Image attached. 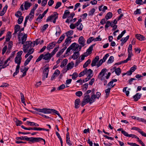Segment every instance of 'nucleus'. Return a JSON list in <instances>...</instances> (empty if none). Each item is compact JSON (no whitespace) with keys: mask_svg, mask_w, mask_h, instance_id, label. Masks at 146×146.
I'll return each mask as SVG.
<instances>
[{"mask_svg":"<svg viewBox=\"0 0 146 146\" xmlns=\"http://www.w3.org/2000/svg\"><path fill=\"white\" fill-rule=\"evenodd\" d=\"M17 140H25L29 141V143L30 144L34 143L35 142H38L43 141L44 142V145L45 144L46 141L45 140L43 139L40 137H28L27 136H21L20 137H17L16 138Z\"/></svg>","mask_w":146,"mask_h":146,"instance_id":"obj_1","label":"nucleus"},{"mask_svg":"<svg viewBox=\"0 0 146 146\" xmlns=\"http://www.w3.org/2000/svg\"><path fill=\"white\" fill-rule=\"evenodd\" d=\"M32 43L31 41H28L25 42V44H23V50L24 53H26L29 51V50L33 51V53L34 51V49L32 48Z\"/></svg>","mask_w":146,"mask_h":146,"instance_id":"obj_2","label":"nucleus"},{"mask_svg":"<svg viewBox=\"0 0 146 146\" xmlns=\"http://www.w3.org/2000/svg\"><path fill=\"white\" fill-rule=\"evenodd\" d=\"M52 56L51 55V54L48 52L45 54H41L38 57V58L36 60V62H38L41 60L42 59L46 60V62H49Z\"/></svg>","mask_w":146,"mask_h":146,"instance_id":"obj_3","label":"nucleus"},{"mask_svg":"<svg viewBox=\"0 0 146 146\" xmlns=\"http://www.w3.org/2000/svg\"><path fill=\"white\" fill-rule=\"evenodd\" d=\"M58 14L56 12H54V13L51 16L48 17L46 20V22H48L50 21L51 22V20L54 19L52 22L54 23H55L56 19L58 18Z\"/></svg>","mask_w":146,"mask_h":146,"instance_id":"obj_4","label":"nucleus"},{"mask_svg":"<svg viewBox=\"0 0 146 146\" xmlns=\"http://www.w3.org/2000/svg\"><path fill=\"white\" fill-rule=\"evenodd\" d=\"M49 67H47L45 68L43 70V73L42 74L43 78H42V80H44L46 78H47L48 77V75L49 72Z\"/></svg>","mask_w":146,"mask_h":146,"instance_id":"obj_5","label":"nucleus"},{"mask_svg":"<svg viewBox=\"0 0 146 146\" xmlns=\"http://www.w3.org/2000/svg\"><path fill=\"white\" fill-rule=\"evenodd\" d=\"M84 97L83 99L85 101L87 102L88 103H89L90 104H91L94 102V101L93 100H91L89 95H84Z\"/></svg>","mask_w":146,"mask_h":146,"instance_id":"obj_6","label":"nucleus"},{"mask_svg":"<svg viewBox=\"0 0 146 146\" xmlns=\"http://www.w3.org/2000/svg\"><path fill=\"white\" fill-rule=\"evenodd\" d=\"M54 109H48L46 108H43V113L45 114H50L53 113Z\"/></svg>","mask_w":146,"mask_h":146,"instance_id":"obj_7","label":"nucleus"},{"mask_svg":"<svg viewBox=\"0 0 146 146\" xmlns=\"http://www.w3.org/2000/svg\"><path fill=\"white\" fill-rule=\"evenodd\" d=\"M78 42L81 45L82 47L84 46L85 40L83 36H81L79 37Z\"/></svg>","mask_w":146,"mask_h":146,"instance_id":"obj_8","label":"nucleus"},{"mask_svg":"<svg viewBox=\"0 0 146 146\" xmlns=\"http://www.w3.org/2000/svg\"><path fill=\"white\" fill-rule=\"evenodd\" d=\"M88 71L90 72V74L88 75L87 78H85L84 82H86L89 80L93 76V75H92L93 73V71L90 69H89Z\"/></svg>","mask_w":146,"mask_h":146,"instance_id":"obj_9","label":"nucleus"},{"mask_svg":"<svg viewBox=\"0 0 146 146\" xmlns=\"http://www.w3.org/2000/svg\"><path fill=\"white\" fill-rule=\"evenodd\" d=\"M56 44V42L55 41L50 43L46 47L47 49L48 50H50V49L53 48Z\"/></svg>","mask_w":146,"mask_h":146,"instance_id":"obj_10","label":"nucleus"},{"mask_svg":"<svg viewBox=\"0 0 146 146\" xmlns=\"http://www.w3.org/2000/svg\"><path fill=\"white\" fill-rule=\"evenodd\" d=\"M141 95L142 94H141L136 93L135 95L133 96L134 101H137L141 98Z\"/></svg>","mask_w":146,"mask_h":146,"instance_id":"obj_11","label":"nucleus"},{"mask_svg":"<svg viewBox=\"0 0 146 146\" xmlns=\"http://www.w3.org/2000/svg\"><path fill=\"white\" fill-rule=\"evenodd\" d=\"M135 36L137 39L140 40H144L146 39L144 36L140 34H136Z\"/></svg>","mask_w":146,"mask_h":146,"instance_id":"obj_12","label":"nucleus"},{"mask_svg":"<svg viewBox=\"0 0 146 146\" xmlns=\"http://www.w3.org/2000/svg\"><path fill=\"white\" fill-rule=\"evenodd\" d=\"M80 102V99L79 98L76 99L75 101L74 106L75 108L76 109H78L79 107V105Z\"/></svg>","mask_w":146,"mask_h":146,"instance_id":"obj_13","label":"nucleus"},{"mask_svg":"<svg viewBox=\"0 0 146 146\" xmlns=\"http://www.w3.org/2000/svg\"><path fill=\"white\" fill-rule=\"evenodd\" d=\"M80 55L79 51L75 52H74L73 55L72 56V58L73 60H75Z\"/></svg>","mask_w":146,"mask_h":146,"instance_id":"obj_14","label":"nucleus"},{"mask_svg":"<svg viewBox=\"0 0 146 146\" xmlns=\"http://www.w3.org/2000/svg\"><path fill=\"white\" fill-rule=\"evenodd\" d=\"M33 58V56L31 55L25 61L24 64V66H26L28 64L29 62L31 61Z\"/></svg>","mask_w":146,"mask_h":146,"instance_id":"obj_15","label":"nucleus"},{"mask_svg":"<svg viewBox=\"0 0 146 146\" xmlns=\"http://www.w3.org/2000/svg\"><path fill=\"white\" fill-rule=\"evenodd\" d=\"M31 6V3L28 2L27 1H26L25 2L24 7L25 10H27Z\"/></svg>","mask_w":146,"mask_h":146,"instance_id":"obj_16","label":"nucleus"},{"mask_svg":"<svg viewBox=\"0 0 146 146\" xmlns=\"http://www.w3.org/2000/svg\"><path fill=\"white\" fill-rule=\"evenodd\" d=\"M20 29V26L18 25H16L14 27V30L15 31L14 33H13V35H15L19 31Z\"/></svg>","mask_w":146,"mask_h":146,"instance_id":"obj_17","label":"nucleus"},{"mask_svg":"<svg viewBox=\"0 0 146 146\" xmlns=\"http://www.w3.org/2000/svg\"><path fill=\"white\" fill-rule=\"evenodd\" d=\"M8 7L7 5H6L3 8L2 11L0 13V16H2L4 15L7 10Z\"/></svg>","mask_w":146,"mask_h":146,"instance_id":"obj_18","label":"nucleus"},{"mask_svg":"<svg viewBox=\"0 0 146 146\" xmlns=\"http://www.w3.org/2000/svg\"><path fill=\"white\" fill-rule=\"evenodd\" d=\"M96 44L92 45L87 50L86 52L88 53L89 54H90L92 53V51L93 50V47Z\"/></svg>","mask_w":146,"mask_h":146,"instance_id":"obj_19","label":"nucleus"},{"mask_svg":"<svg viewBox=\"0 0 146 146\" xmlns=\"http://www.w3.org/2000/svg\"><path fill=\"white\" fill-rule=\"evenodd\" d=\"M113 14L111 12H108L105 16V18L106 20L111 19L112 17Z\"/></svg>","mask_w":146,"mask_h":146,"instance_id":"obj_20","label":"nucleus"},{"mask_svg":"<svg viewBox=\"0 0 146 146\" xmlns=\"http://www.w3.org/2000/svg\"><path fill=\"white\" fill-rule=\"evenodd\" d=\"M68 62V60L67 59H64L61 62L60 66L61 68L63 67L67 64Z\"/></svg>","mask_w":146,"mask_h":146,"instance_id":"obj_21","label":"nucleus"},{"mask_svg":"<svg viewBox=\"0 0 146 146\" xmlns=\"http://www.w3.org/2000/svg\"><path fill=\"white\" fill-rule=\"evenodd\" d=\"M73 66H72V64L71 63H68L67 65V68L66 70L65 69L64 71V72H63V73H64L67 71V70H69V69H71L73 68Z\"/></svg>","mask_w":146,"mask_h":146,"instance_id":"obj_22","label":"nucleus"},{"mask_svg":"<svg viewBox=\"0 0 146 146\" xmlns=\"http://www.w3.org/2000/svg\"><path fill=\"white\" fill-rule=\"evenodd\" d=\"M21 57L19 58L16 56L15 58V62L16 63H17V64L19 63L21 64Z\"/></svg>","mask_w":146,"mask_h":146,"instance_id":"obj_23","label":"nucleus"},{"mask_svg":"<svg viewBox=\"0 0 146 146\" xmlns=\"http://www.w3.org/2000/svg\"><path fill=\"white\" fill-rule=\"evenodd\" d=\"M27 34H25L22 37V44H24L25 42L27 40Z\"/></svg>","mask_w":146,"mask_h":146,"instance_id":"obj_24","label":"nucleus"},{"mask_svg":"<svg viewBox=\"0 0 146 146\" xmlns=\"http://www.w3.org/2000/svg\"><path fill=\"white\" fill-rule=\"evenodd\" d=\"M59 47V46L58 45L57 46H56V47L54 48L52 52L50 53L52 56H53L55 54L56 52L58 51Z\"/></svg>","mask_w":146,"mask_h":146,"instance_id":"obj_25","label":"nucleus"},{"mask_svg":"<svg viewBox=\"0 0 146 146\" xmlns=\"http://www.w3.org/2000/svg\"><path fill=\"white\" fill-rule=\"evenodd\" d=\"M112 23L109 21H107L106 23V24L105 26L106 29H108L109 27L110 26L111 27L112 25Z\"/></svg>","mask_w":146,"mask_h":146,"instance_id":"obj_26","label":"nucleus"},{"mask_svg":"<svg viewBox=\"0 0 146 146\" xmlns=\"http://www.w3.org/2000/svg\"><path fill=\"white\" fill-rule=\"evenodd\" d=\"M115 74L117 75H119L121 72V70L119 67L115 69Z\"/></svg>","mask_w":146,"mask_h":146,"instance_id":"obj_27","label":"nucleus"},{"mask_svg":"<svg viewBox=\"0 0 146 146\" xmlns=\"http://www.w3.org/2000/svg\"><path fill=\"white\" fill-rule=\"evenodd\" d=\"M65 37V35H64V34L62 35L59 38V39L57 41V43L58 44L61 43V42L64 39Z\"/></svg>","mask_w":146,"mask_h":146,"instance_id":"obj_28","label":"nucleus"},{"mask_svg":"<svg viewBox=\"0 0 146 146\" xmlns=\"http://www.w3.org/2000/svg\"><path fill=\"white\" fill-rule=\"evenodd\" d=\"M68 11V10H66L64 11V13L62 17L63 19H66L67 17V15L70 13V12Z\"/></svg>","mask_w":146,"mask_h":146,"instance_id":"obj_29","label":"nucleus"},{"mask_svg":"<svg viewBox=\"0 0 146 146\" xmlns=\"http://www.w3.org/2000/svg\"><path fill=\"white\" fill-rule=\"evenodd\" d=\"M91 62V60L90 59H89L88 60L86 61L84 64L83 66V67L84 68H85L87 67L88 65L90 64Z\"/></svg>","mask_w":146,"mask_h":146,"instance_id":"obj_30","label":"nucleus"},{"mask_svg":"<svg viewBox=\"0 0 146 146\" xmlns=\"http://www.w3.org/2000/svg\"><path fill=\"white\" fill-rule=\"evenodd\" d=\"M61 32V30L60 27H58L57 29V31L55 34L57 36H59Z\"/></svg>","mask_w":146,"mask_h":146,"instance_id":"obj_31","label":"nucleus"},{"mask_svg":"<svg viewBox=\"0 0 146 146\" xmlns=\"http://www.w3.org/2000/svg\"><path fill=\"white\" fill-rule=\"evenodd\" d=\"M107 70L106 69H102L101 72H100L99 75L98 76V77H99L101 75H102V77H103L105 73L106 72Z\"/></svg>","mask_w":146,"mask_h":146,"instance_id":"obj_32","label":"nucleus"},{"mask_svg":"<svg viewBox=\"0 0 146 146\" xmlns=\"http://www.w3.org/2000/svg\"><path fill=\"white\" fill-rule=\"evenodd\" d=\"M114 57L113 56H110L107 62L108 64H111L114 61Z\"/></svg>","mask_w":146,"mask_h":146,"instance_id":"obj_33","label":"nucleus"},{"mask_svg":"<svg viewBox=\"0 0 146 146\" xmlns=\"http://www.w3.org/2000/svg\"><path fill=\"white\" fill-rule=\"evenodd\" d=\"M95 9L94 8H92V9L91 10H90L89 12V13L88 14V15L89 16H92L94 14V13H95Z\"/></svg>","mask_w":146,"mask_h":146,"instance_id":"obj_34","label":"nucleus"},{"mask_svg":"<svg viewBox=\"0 0 146 146\" xmlns=\"http://www.w3.org/2000/svg\"><path fill=\"white\" fill-rule=\"evenodd\" d=\"M18 17L19 18L17 20V23L19 24H21L23 21V16H21Z\"/></svg>","mask_w":146,"mask_h":146,"instance_id":"obj_35","label":"nucleus"},{"mask_svg":"<svg viewBox=\"0 0 146 146\" xmlns=\"http://www.w3.org/2000/svg\"><path fill=\"white\" fill-rule=\"evenodd\" d=\"M129 37V35H127L125 38H123L120 40L121 41H123L124 42H125L128 40Z\"/></svg>","mask_w":146,"mask_h":146,"instance_id":"obj_36","label":"nucleus"},{"mask_svg":"<svg viewBox=\"0 0 146 146\" xmlns=\"http://www.w3.org/2000/svg\"><path fill=\"white\" fill-rule=\"evenodd\" d=\"M15 122L16 125L17 126H20L23 123L21 121L18 120L17 119H16V120L15 121Z\"/></svg>","mask_w":146,"mask_h":146,"instance_id":"obj_37","label":"nucleus"},{"mask_svg":"<svg viewBox=\"0 0 146 146\" xmlns=\"http://www.w3.org/2000/svg\"><path fill=\"white\" fill-rule=\"evenodd\" d=\"M94 40V38L93 37H90L89 38H88L87 41V43L88 44H89L92 41Z\"/></svg>","mask_w":146,"mask_h":146,"instance_id":"obj_38","label":"nucleus"},{"mask_svg":"<svg viewBox=\"0 0 146 146\" xmlns=\"http://www.w3.org/2000/svg\"><path fill=\"white\" fill-rule=\"evenodd\" d=\"M74 31L72 30H70L67 32L66 33V35L67 36H68L69 35H72L73 34Z\"/></svg>","mask_w":146,"mask_h":146,"instance_id":"obj_39","label":"nucleus"},{"mask_svg":"<svg viewBox=\"0 0 146 146\" xmlns=\"http://www.w3.org/2000/svg\"><path fill=\"white\" fill-rule=\"evenodd\" d=\"M71 76H72V78L73 80H75L76 78L78 76V74L76 72H74L73 73V74L71 75Z\"/></svg>","mask_w":146,"mask_h":146,"instance_id":"obj_40","label":"nucleus"},{"mask_svg":"<svg viewBox=\"0 0 146 146\" xmlns=\"http://www.w3.org/2000/svg\"><path fill=\"white\" fill-rule=\"evenodd\" d=\"M53 113H55L62 120L63 119L62 117L61 116L60 114H59V113H58V111L56 110H54Z\"/></svg>","mask_w":146,"mask_h":146,"instance_id":"obj_41","label":"nucleus"},{"mask_svg":"<svg viewBox=\"0 0 146 146\" xmlns=\"http://www.w3.org/2000/svg\"><path fill=\"white\" fill-rule=\"evenodd\" d=\"M53 113H55L62 120L63 119L62 117L61 116L60 114H59V113H58V111L56 110H54Z\"/></svg>","mask_w":146,"mask_h":146,"instance_id":"obj_42","label":"nucleus"},{"mask_svg":"<svg viewBox=\"0 0 146 146\" xmlns=\"http://www.w3.org/2000/svg\"><path fill=\"white\" fill-rule=\"evenodd\" d=\"M65 85L64 84H62L60 85L57 88V90H62L65 88Z\"/></svg>","mask_w":146,"mask_h":146,"instance_id":"obj_43","label":"nucleus"},{"mask_svg":"<svg viewBox=\"0 0 146 146\" xmlns=\"http://www.w3.org/2000/svg\"><path fill=\"white\" fill-rule=\"evenodd\" d=\"M88 83H86V84H84L83 86V90H84L85 91H86L87 90V89L88 87Z\"/></svg>","mask_w":146,"mask_h":146,"instance_id":"obj_44","label":"nucleus"},{"mask_svg":"<svg viewBox=\"0 0 146 146\" xmlns=\"http://www.w3.org/2000/svg\"><path fill=\"white\" fill-rule=\"evenodd\" d=\"M111 89V88L110 87L108 88V89L105 90V92L106 94V95L107 96H108L109 95V94L110 93V90Z\"/></svg>","mask_w":146,"mask_h":146,"instance_id":"obj_45","label":"nucleus"},{"mask_svg":"<svg viewBox=\"0 0 146 146\" xmlns=\"http://www.w3.org/2000/svg\"><path fill=\"white\" fill-rule=\"evenodd\" d=\"M22 15L21 12L20 11H17L16 13H15V15L17 17H19L21 16V15Z\"/></svg>","mask_w":146,"mask_h":146,"instance_id":"obj_46","label":"nucleus"},{"mask_svg":"<svg viewBox=\"0 0 146 146\" xmlns=\"http://www.w3.org/2000/svg\"><path fill=\"white\" fill-rule=\"evenodd\" d=\"M75 94L77 96L80 97L82 96V93L81 91H78L76 92Z\"/></svg>","mask_w":146,"mask_h":146,"instance_id":"obj_47","label":"nucleus"},{"mask_svg":"<svg viewBox=\"0 0 146 146\" xmlns=\"http://www.w3.org/2000/svg\"><path fill=\"white\" fill-rule=\"evenodd\" d=\"M104 62V61L102 60V59H101L99 61L98 63L97 64V67H99V66H100Z\"/></svg>","mask_w":146,"mask_h":146,"instance_id":"obj_48","label":"nucleus"},{"mask_svg":"<svg viewBox=\"0 0 146 146\" xmlns=\"http://www.w3.org/2000/svg\"><path fill=\"white\" fill-rule=\"evenodd\" d=\"M61 5V3L60 2H58L54 7L55 9H57L60 7Z\"/></svg>","mask_w":146,"mask_h":146,"instance_id":"obj_49","label":"nucleus"},{"mask_svg":"<svg viewBox=\"0 0 146 146\" xmlns=\"http://www.w3.org/2000/svg\"><path fill=\"white\" fill-rule=\"evenodd\" d=\"M128 57L131 58V56L133 55L132 53V50H128Z\"/></svg>","mask_w":146,"mask_h":146,"instance_id":"obj_50","label":"nucleus"},{"mask_svg":"<svg viewBox=\"0 0 146 146\" xmlns=\"http://www.w3.org/2000/svg\"><path fill=\"white\" fill-rule=\"evenodd\" d=\"M21 127L22 128L26 130H33V127H29V128H27L25 127L24 126L22 125L21 126Z\"/></svg>","mask_w":146,"mask_h":146,"instance_id":"obj_51","label":"nucleus"},{"mask_svg":"<svg viewBox=\"0 0 146 146\" xmlns=\"http://www.w3.org/2000/svg\"><path fill=\"white\" fill-rule=\"evenodd\" d=\"M141 9H137L134 12L135 15H137L138 14H140L141 13Z\"/></svg>","mask_w":146,"mask_h":146,"instance_id":"obj_52","label":"nucleus"},{"mask_svg":"<svg viewBox=\"0 0 146 146\" xmlns=\"http://www.w3.org/2000/svg\"><path fill=\"white\" fill-rule=\"evenodd\" d=\"M26 123L27 125L32 126H34V124H35V123L34 122H32L28 121H27Z\"/></svg>","mask_w":146,"mask_h":146,"instance_id":"obj_53","label":"nucleus"},{"mask_svg":"<svg viewBox=\"0 0 146 146\" xmlns=\"http://www.w3.org/2000/svg\"><path fill=\"white\" fill-rule=\"evenodd\" d=\"M23 53V51L21 50L19 51L17 54V55L16 56L18 57H21V56Z\"/></svg>","mask_w":146,"mask_h":146,"instance_id":"obj_54","label":"nucleus"},{"mask_svg":"<svg viewBox=\"0 0 146 146\" xmlns=\"http://www.w3.org/2000/svg\"><path fill=\"white\" fill-rule=\"evenodd\" d=\"M48 0H42L41 5L42 7H44L46 4Z\"/></svg>","mask_w":146,"mask_h":146,"instance_id":"obj_55","label":"nucleus"},{"mask_svg":"<svg viewBox=\"0 0 146 146\" xmlns=\"http://www.w3.org/2000/svg\"><path fill=\"white\" fill-rule=\"evenodd\" d=\"M27 53L25 56V58H27V57L31 54L33 53V51L31 50H29V51L27 52Z\"/></svg>","mask_w":146,"mask_h":146,"instance_id":"obj_56","label":"nucleus"},{"mask_svg":"<svg viewBox=\"0 0 146 146\" xmlns=\"http://www.w3.org/2000/svg\"><path fill=\"white\" fill-rule=\"evenodd\" d=\"M7 48V46H5L2 49V54L3 55L5 52Z\"/></svg>","mask_w":146,"mask_h":146,"instance_id":"obj_57","label":"nucleus"},{"mask_svg":"<svg viewBox=\"0 0 146 146\" xmlns=\"http://www.w3.org/2000/svg\"><path fill=\"white\" fill-rule=\"evenodd\" d=\"M109 56V55L107 53L106 54L102 60L104 61V62L107 59V58Z\"/></svg>","mask_w":146,"mask_h":146,"instance_id":"obj_58","label":"nucleus"},{"mask_svg":"<svg viewBox=\"0 0 146 146\" xmlns=\"http://www.w3.org/2000/svg\"><path fill=\"white\" fill-rule=\"evenodd\" d=\"M76 44V43L75 42L73 43L69 47H70V48H71V49L74 50Z\"/></svg>","mask_w":146,"mask_h":146,"instance_id":"obj_59","label":"nucleus"},{"mask_svg":"<svg viewBox=\"0 0 146 146\" xmlns=\"http://www.w3.org/2000/svg\"><path fill=\"white\" fill-rule=\"evenodd\" d=\"M97 96L95 94L91 95V99L93 100L94 101V102L95 101V99L96 98Z\"/></svg>","mask_w":146,"mask_h":146,"instance_id":"obj_60","label":"nucleus"},{"mask_svg":"<svg viewBox=\"0 0 146 146\" xmlns=\"http://www.w3.org/2000/svg\"><path fill=\"white\" fill-rule=\"evenodd\" d=\"M64 52L61 50L60 51L58 52L56 55V57H59L60 56V55L62 54Z\"/></svg>","mask_w":146,"mask_h":146,"instance_id":"obj_61","label":"nucleus"},{"mask_svg":"<svg viewBox=\"0 0 146 146\" xmlns=\"http://www.w3.org/2000/svg\"><path fill=\"white\" fill-rule=\"evenodd\" d=\"M121 133L123 134L125 136L129 137V134L128 133L125 131L123 130H122V131Z\"/></svg>","mask_w":146,"mask_h":146,"instance_id":"obj_62","label":"nucleus"},{"mask_svg":"<svg viewBox=\"0 0 146 146\" xmlns=\"http://www.w3.org/2000/svg\"><path fill=\"white\" fill-rule=\"evenodd\" d=\"M13 42L11 41H10L9 42L8 45V48H11L13 45Z\"/></svg>","mask_w":146,"mask_h":146,"instance_id":"obj_63","label":"nucleus"},{"mask_svg":"<svg viewBox=\"0 0 146 146\" xmlns=\"http://www.w3.org/2000/svg\"><path fill=\"white\" fill-rule=\"evenodd\" d=\"M54 1L53 0H50L48 3V5L49 6H51L54 3Z\"/></svg>","mask_w":146,"mask_h":146,"instance_id":"obj_64","label":"nucleus"}]
</instances>
